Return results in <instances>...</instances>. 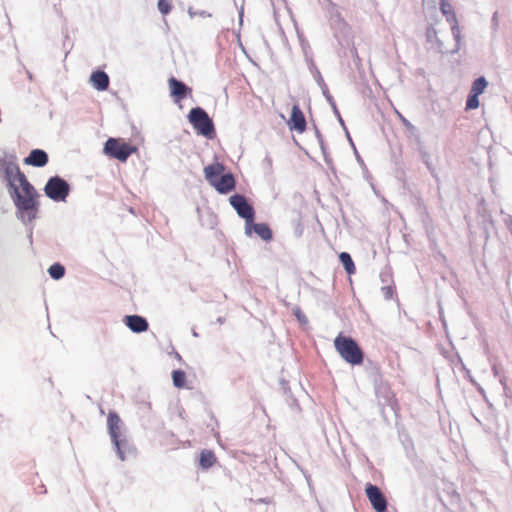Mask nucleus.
Returning <instances> with one entry per match:
<instances>
[{
  "instance_id": "5",
  "label": "nucleus",
  "mask_w": 512,
  "mask_h": 512,
  "mask_svg": "<svg viewBox=\"0 0 512 512\" xmlns=\"http://www.w3.org/2000/svg\"><path fill=\"white\" fill-rule=\"evenodd\" d=\"M45 194L50 199L59 202L65 201L70 192L69 184L59 176L51 177L45 187Z\"/></svg>"
},
{
  "instance_id": "14",
  "label": "nucleus",
  "mask_w": 512,
  "mask_h": 512,
  "mask_svg": "<svg viewBox=\"0 0 512 512\" xmlns=\"http://www.w3.org/2000/svg\"><path fill=\"white\" fill-rule=\"evenodd\" d=\"M24 163L34 167H43L48 163V155L44 150L34 149L24 159Z\"/></svg>"
},
{
  "instance_id": "26",
  "label": "nucleus",
  "mask_w": 512,
  "mask_h": 512,
  "mask_svg": "<svg viewBox=\"0 0 512 512\" xmlns=\"http://www.w3.org/2000/svg\"><path fill=\"white\" fill-rule=\"evenodd\" d=\"M397 115H398V117L400 118L401 122H402L406 127H408V126H410V125H411V124H410V122H409V121H408V120H407V119H406L402 114H400L399 112H397Z\"/></svg>"
},
{
  "instance_id": "9",
  "label": "nucleus",
  "mask_w": 512,
  "mask_h": 512,
  "mask_svg": "<svg viewBox=\"0 0 512 512\" xmlns=\"http://www.w3.org/2000/svg\"><path fill=\"white\" fill-rule=\"evenodd\" d=\"M488 86V82L484 77L477 78L471 86L467 101L466 110H474L479 107L478 97L482 94Z\"/></svg>"
},
{
  "instance_id": "20",
  "label": "nucleus",
  "mask_w": 512,
  "mask_h": 512,
  "mask_svg": "<svg viewBox=\"0 0 512 512\" xmlns=\"http://www.w3.org/2000/svg\"><path fill=\"white\" fill-rule=\"evenodd\" d=\"M339 258L348 274H352L355 272L354 262L348 253L342 252L339 255Z\"/></svg>"
},
{
  "instance_id": "6",
  "label": "nucleus",
  "mask_w": 512,
  "mask_h": 512,
  "mask_svg": "<svg viewBox=\"0 0 512 512\" xmlns=\"http://www.w3.org/2000/svg\"><path fill=\"white\" fill-rule=\"evenodd\" d=\"M107 425L110 437L118 451L119 457L121 460H124L122 445L125 444V440L120 439L122 421L116 412H109L107 417Z\"/></svg>"
},
{
  "instance_id": "23",
  "label": "nucleus",
  "mask_w": 512,
  "mask_h": 512,
  "mask_svg": "<svg viewBox=\"0 0 512 512\" xmlns=\"http://www.w3.org/2000/svg\"><path fill=\"white\" fill-rule=\"evenodd\" d=\"M157 7L162 15H167L172 9L171 0H158Z\"/></svg>"
},
{
  "instance_id": "22",
  "label": "nucleus",
  "mask_w": 512,
  "mask_h": 512,
  "mask_svg": "<svg viewBox=\"0 0 512 512\" xmlns=\"http://www.w3.org/2000/svg\"><path fill=\"white\" fill-rule=\"evenodd\" d=\"M48 272L53 279L58 280L64 276L65 268L61 264L55 263L50 266Z\"/></svg>"
},
{
  "instance_id": "4",
  "label": "nucleus",
  "mask_w": 512,
  "mask_h": 512,
  "mask_svg": "<svg viewBox=\"0 0 512 512\" xmlns=\"http://www.w3.org/2000/svg\"><path fill=\"white\" fill-rule=\"evenodd\" d=\"M135 151L136 147L116 138H109L104 146V152L106 155L121 162H125Z\"/></svg>"
},
{
  "instance_id": "16",
  "label": "nucleus",
  "mask_w": 512,
  "mask_h": 512,
  "mask_svg": "<svg viewBox=\"0 0 512 512\" xmlns=\"http://www.w3.org/2000/svg\"><path fill=\"white\" fill-rule=\"evenodd\" d=\"M219 193L226 194L235 188V179L231 173L223 174L220 179L213 183V186Z\"/></svg>"
},
{
  "instance_id": "10",
  "label": "nucleus",
  "mask_w": 512,
  "mask_h": 512,
  "mask_svg": "<svg viewBox=\"0 0 512 512\" xmlns=\"http://www.w3.org/2000/svg\"><path fill=\"white\" fill-rule=\"evenodd\" d=\"M290 131L303 134L307 129V122L304 113L298 104H294L291 109L290 118L287 121Z\"/></svg>"
},
{
  "instance_id": "24",
  "label": "nucleus",
  "mask_w": 512,
  "mask_h": 512,
  "mask_svg": "<svg viewBox=\"0 0 512 512\" xmlns=\"http://www.w3.org/2000/svg\"><path fill=\"white\" fill-rule=\"evenodd\" d=\"M294 315L296 316V318L298 319V321L300 323L306 324L308 322L307 317L305 316V314L300 309H296L295 312H294Z\"/></svg>"
},
{
  "instance_id": "19",
  "label": "nucleus",
  "mask_w": 512,
  "mask_h": 512,
  "mask_svg": "<svg viewBox=\"0 0 512 512\" xmlns=\"http://www.w3.org/2000/svg\"><path fill=\"white\" fill-rule=\"evenodd\" d=\"M217 461V458L213 451L211 450H203L200 453L199 457V465L203 469L211 468Z\"/></svg>"
},
{
  "instance_id": "2",
  "label": "nucleus",
  "mask_w": 512,
  "mask_h": 512,
  "mask_svg": "<svg viewBox=\"0 0 512 512\" xmlns=\"http://www.w3.org/2000/svg\"><path fill=\"white\" fill-rule=\"evenodd\" d=\"M334 347L341 358L350 365H361L364 353L358 343L351 337L339 334L334 339Z\"/></svg>"
},
{
  "instance_id": "17",
  "label": "nucleus",
  "mask_w": 512,
  "mask_h": 512,
  "mask_svg": "<svg viewBox=\"0 0 512 512\" xmlns=\"http://www.w3.org/2000/svg\"><path fill=\"white\" fill-rule=\"evenodd\" d=\"M93 87L99 91H104L109 86V77L104 71H95L90 77Z\"/></svg>"
},
{
  "instance_id": "18",
  "label": "nucleus",
  "mask_w": 512,
  "mask_h": 512,
  "mask_svg": "<svg viewBox=\"0 0 512 512\" xmlns=\"http://www.w3.org/2000/svg\"><path fill=\"white\" fill-rule=\"evenodd\" d=\"M245 231L247 235L251 236L255 233L263 240H270L272 238V231L269 226H245Z\"/></svg>"
},
{
  "instance_id": "12",
  "label": "nucleus",
  "mask_w": 512,
  "mask_h": 512,
  "mask_svg": "<svg viewBox=\"0 0 512 512\" xmlns=\"http://www.w3.org/2000/svg\"><path fill=\"white\" fill-rule=\"evenodd\" d=\"M440 10L442 14L446 17L447 22L451 24L452 33L455 36L459 34L458 20L456 14L453 10L452 5L447 0H440Z\"/></svg>"
},
{
  "instance_id": "7",
  "label": "nucleus",
  "mask_w": 512,
  "mask_h": 512,
  "mask_svg": "<svg viewBox=\"0 0 512 512\" xmlns=\"http://www.w3.org/2000/svg\"><path fill=\"white\" fill-rule=\"evenodd\" d=\"M365 494L375 512L387 511V500L380 488L371 483L365 486Z\"/></svg>"
},
{
  "instance_id": "1",
  "label": "nucleus",
  "mask_w": 512,
  "mask_h": 512,
  "mask_svg": "<svg viewBox=\"0 0 512 512\" xmlns=\"http://www.w3.org/2000/svg\"><path fill=\"white\" fill-rule=\"evenodd\" d=\"M1 166L17 210L32 221L39 208V194L16 163L4 161Z\"/></svg>"
},
{
  "instance_id": "3",
  "label": "nucleus",
  "mask_w": 512,
  "mask_h": 512,
  "mask_svg": "<svg viewBox=\"0 0 512 512\" xmlns=\"http://www.w3.org/2000/svg\"><path fill=\"white\" fill-rule=\"evenodd\" d=\"M189 122L198 134L212 139L215 134L214 124L206 111L200 107L191 109L188 115Z\"/></svg>"
},
{
  "instance_id": "21",
  "label": "nucleus",
  "mask_w": 512,
  "mask_h": 512,
  "mask_svg": "<svg viewBox=\"0 0 512 512\" xmlns=\"http://www.w3.org/2000/svg\"><path fill=\"white\" fill-rule=\"evenodd\" d=\"M173 385L177 388H184L186 385V374L182 370H174L172 373Z\"/></svg>"
},
{
  "instance_id": "8",
  "label": "nucleus",
  "mask_w": 512,
  "mask_h": 512,
  "mask_svg": "<svg viewBox=\"0 0 512 512\" xmlns=\"http://www.w3.org/2000/svg\"><path fill=\"white\" fill-rule=\"evenodd\" d=\"M229 201L232 207L237 211L238 215L245 219L246 224H253L254 209L243 195H233L230 197Z\"/></svg>"
},
{
  "instance_id": "15",
  "label": "nucleus",
  "mask_w": 512,
  "mask_h": 512,
  "mask_svg": "<svg viewBox=\"0 0 512 512\" xmlns=\"http://www.w3.org/2000/svg\"><path fill=\"white\" fill-rule=\"evenodd\" d=\"M225 168L220 163H213L204 168V175L207 182L213 186L222 177Z\"/></svg>"
},
{
  "instance_id": "11",
  "label": "nucleus",
  "mask_w": 512,
  "mask_h": 512,
  "mask_svg": "<svg viewBox=\"0 0 512 512\" xmlns=\"http://www.w3.org/2000/svg\"><path fill=\"white\" fill-rule=\"evenodd\" d=\"M168 86L170 95L176 103H180L188 95L192 93V89L183 82L177 80L175 77L168 79Z\"/></svg>"
},
{
  "instance_id": "25",
  "label": "nucleus",
  "mask_w": 512,
  "mask_h": 512,
  "mask_svg": "<svg viewBox=\"0 0 512 512\" xmlns=\"http://www.w3.org/2000/svg\"><path fill=\"white\" fill-rule=\"evenodd\" d=\"M383 291L386 295L387 298H391L392 297V294H393V289L392 287L388 286V287H384L383 288Z\"/></svg>"
},
{
  "instance_id": "13",
  "label": "nucleus",
  "mask_w": 512,
  "mask_h": 512,
  "mask_svg": "<svg viewBox=\"0 0 512 512\" xmlns=\"http://www.w3.org/2000/svg\"><path fill=\"white\" fill-rule=\"evenodd\" d=\"M123 322L135 333H141L148 329L147 320L139 315H127L124 317Z\"/></svg>"
}]
</instances>
